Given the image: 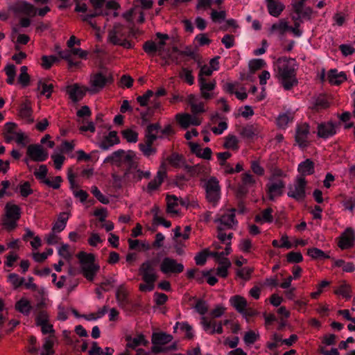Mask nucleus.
<instances>
[{
  "label": "nucleus",
  "instance_id": "obj_1",
  "mask_svg": "<svg viewBox=\"0 0 355 355\" xmlns=\"http://www.w3.org/2000/svg\"><path fill=\"white\" fill-rule=\"evenodd\" d=\"M297 64L295 59L286 57L279 58L275 65L277 78L284 88L286 90L291 89L297 84L295 71Z\"/></svg>",
  "mask_w": 355,
  "mask_h": 355
},
{
  "label": "nucleus",
  "instance_id": "obj_2",
  "mask_svg": "<svg viewBox=\"0 0 355 355\" xmlns=\"http://www.w3.org/2000/svg\"><path fill=\"white\" fill-rule=\"evenodd\" d=\"M80 262V273L89 281H93L100 266L95 262V257L92 253L80 252L77 254Z\"/></svg>",
  "mask_w": 355,
  "mask_h": 355
},
{
  "label": "nucleus",
  "instance_id": "obj_3",
  "mask_svg": "<svg viewBox=\"0 0 355 355\" xmlns=\"http://www.w3.org/2000/svg\"><path fill=\"white\" fill-rule=\"evenodd\" d=\"M195 309L199 314L202 315L200 319V324L205 331L209 334H220L223 332V324L221 322H216L214 320H209L205 316V314L208 311V306L205 302L202 300L197 302Z\"/></svg>",
  "mask_w": 355,
  "mask_h": 355
},
{
  "label": "nucleus",
  "instance_id": "obj_4",
  "mask_svg": "<svg viewBox=\"0 0 355 355\" xmlns=\"http://www.w3.org/2000/svg\"><path fill=\"white\" fill-rule=\"evenodd\" d=\"M21 209L15 204L8 202L5 207V214L2 220V225L8 231L17 227V222L20 218Z\"/></svg>",
  "mask_w": 355,
  "mask_h": 355
},
{
  "label": "nucleus",
  "instance_id": "obj_5",
  "mask_svg": "<svg viewBox=\"0 0 355 355\" xmlns=\"http://www.w3.org/2000/svg\"><path fill=\"white\" fill-rule=\"evenodd\" d=\"M3 137L6 142L15 141L19 145L24 146L27 143V136L21 130L17 128V124L8 122L4 125Z\"/></svg>",
  "mask_w": 355,
  "mask_h": 355
},
{
  "label": "nucleus",
  "instance_id": "obj_6",
  "mask_svg": "<svg viewBox=\"0 0 355 355\" xmlns=\"http://www.w3.org/2000/svg\"><path fill=\"white\" fill-rule=\"evenodd\" d=\"M202 187L206 192V198L209 202L216 204L220 198V187L215 177L203 179Z\"/></svg>",
  "mask_w": 355,
  "mask_h": 355
},
{
  "label": "nucleus",
  "instance_id": "obj_7",
  "mask_svg": "<svg viewBox=\"0 0 355 355\" xmlns=\"http://www.w3.org/2000/svg\"><path fill=\"white\" fill-rule=\"evenodd\" d=\"M235 209H230L221 211L217 218L214 220L218 223V229L223 230L225 229H233L236 227L238 222L235 219Z\"/></svg>",
  "mask_w": 355,
  "mask_h": 355
},
{
  "label": "nucleus",
  "instance_id": "obj_8",
  "mask_svg": "<svg viewBox=\"0 0 355 355\" xmlns=\"http://www.w3.org/2000/svg\"><path fill=\"white\" fill-rule=\"evenodd\" d=\"M173 337L170 334L163 332L154 333L152 336V343L153 344L152 351L155 353H158L170 349H174V345H171L169 347H165V345L170 343Z\"/></svg>",
  "mask_w": 355,
  "mask_h": 355
},
{
  "label": "nucleus",
  "instance_id": "obj_9",
  "mask_svg": "<svg viewBox=\"0 0 355 355\" xmlns=\"http://www.w3.org/2000/svg\"><path fill=\"white\" fill-rule=\"evenodd\" d=\"M112 81L110 75L103 73H98L91 76L89 80L90 87L87 88V92L94 94L101 91L105 85Z\"/></svg>",
  "mask_w": 355,
  "mask_h": 355
},
{
  "label": "nucleus",
  "instance_id": "obj_10",
  "mask_svg": "<svg viewBox=\"0 0 355 355\" xmlns=\"http://www.w3.org/2000/svg\"><path fill=\"white\" fill-rule=\"evenodd\" d=\"M306 184L304 178L302 175L298 176L294 184L288 187V196L297 200H303L306 196Z\"/></svg>",
  "mask_w": 355,
  "mask_h": 355
},
{
  "label": "nucleus",
  "instance_id": "obj_11",
  "mask_svg": "<svg viewBox=\"0 0 355 355\" xmlns=\"http://www.w3.org/2000/svg\"><path fill=\"white\" fill-rule=\"evenodd\" d=\"M160 271L165 274H177L183 271L184 266L168 257L163 258L159 263Z\"/></svg>",
  "mask_w": 355,
  "mask_h": 355
},
{
  "label": "nucleus",
  "instance_id": "obj_12",
  "mask_svg": "<svg viewBox=\"0 0 355 355\" xmlns=\"http://www.w3.org/2000/svg\"><path fill=\"white\" fill-rule=\"evenodd\" d=\"M306 1V0H299L298 1H293L291 3V17L293 20L310 19L312 14V9L309 7L304 6V3Z\"/></svg>",
  "mask_w": 355,
  "mask_h": 355
},
{
  "label": "nucleus",
  "instance_id": "obj_13",
  "mask_svg": "<svg viewBox=\"0 0 355 355\" xmlns=\"http://www.w3.org/2000/svg\"><path fill=\"white\" fill-rule=\"evenodd\" d=\"M157 261L153 259L145 261L139 268V272L144 281H156L157 274L156 271Z\"/></svg>",
  "mask_w": 355,
  "mask_h": 355
},
{
  "label": "nucleus",
  "instance_id": "obj_14",
  "mask_svg": "<svg viewBox=\"0 0 355 355\" xmlns=\"http://www.w3.org/2000/svg\"><path fill=\"white\" fill-rule=\"evenodd\" d=\"M175 119L180 127L184 129H187L191 125H199L202 122L201 119L198 116L185 112L177 114L175 115Z\"/></svg>",
  "mask_w": 355,
  "mask_h": 355
},
{
  "label": "nucleus",
  "instance_id": "obj_15",
  "mask_svg": "<svg viewBox=\"0 0 355 355\" xmlns=\"http://www.w3.org/2000/svg\"><path fill=\"white\" fill-rule=\"evenodd\" d=\"M166 177V164L165 162H162L159 166L158 171L157 172L156 176L147 185L146 189V191L148 193H152L158 189Z\"/></svg>",
  "mask_w": 355,
  "mask_h": 355
},
{
  "label": "nucleus",
  "instance_id": "obj_16",
  "mask_svg": "<svg viewBox=\"0 0 355 355\" xmlns=\"http://www.w3.org/2000/svg\"><path fill=\"white\" fill-rule=\"evenodd\" d=\"M210 255L214 257L219 264L216 270V275L222 277H226L228 275V269L231 266L230 261L227 257H224V252H214Z\"/></svg>",
  "mask_w": 355,
  "mask_h": 355
},
{
  "label": "nucleus",
  "instance_id": "obj_17",
  "mask_svg": "<svg viewBox=\"0 0 355 355\" xmlns=\"http://www.w3.org/2000/svg\"><path fill=\"white\" fill-rule=\"evenodd\" d=\"M285 186L282 179L270 178L268 184V198L274 200L277 197L280 196L283 193V189Z\"/></svg>",
  "mask_w": 355,
  "mask_h": 355
},
{
  "label": "nucleus",
  "instance_id": "obj_18",
  "mask_svg": "<svg viewBox=\"0 0 355 355\" xmlns=\"http://www.w3.org/2000/svg\"><path fill=\"white\" fill-rule=\"evenodd\" d=\"M201 96L209 100L214 97V89L216 83L215 80L207 81L205 78H198Z\"/></svg>",
  "mask_w": 355,
  "mask_h": 355
},
{
  "label": "nucleus",
  "instance_id": "obj_19",
  "mask_svg": "<svg viewBox=\"0 0 355 355\" xmlns=\"http://www.w3.org/2000/svg\"><path fill=\"white\" fill-rule=\"evenodd\" d=\"M187 103L191 107V113L196 115L207 111L205 103L197 95L190 94L187 96Z\"/></svg>",
  "mask_w": 355,
  "mask_h": 355
},
{
  "label": "nucleus",
  "instance_id": "obj_20",
  "mask_svg": "<svg viewBox=\"0 0 355 355\" xmlns=\"http://www.w3.org/2000/svg\"><path fill=\"white\" fill-rule=\"evenodd\" d=\"M27 154L35 162H44L48 157V153L40 145H30L27 148Z\"/></svg>",
  "mask_w": 355,
  "mask_h": 355
},
{
  "label": "nucleus",
  "instance_id": "obj_21",
  "mask_svg": "<svg viewBox=\"0 0 355 355\" xmlns=\"http://www.w3.org/2000/svg\"><path fill=\"white\" fill-rule=\"evenodd\" d=\"M125 341L126 347L134 350L148 344V340L142 334H137L135 336H126Z\"/></svg>",
  "mask_w": 355,
  "mask_h": 355
},
{
  "label": "nucleus",
  "instance_id": "obj_22",
  "mask_svg": "<svg viewBox=\"0 0 355 355\" xmlns=\"http://www.w3.org/2000/svg\"><path fill=\"white\" fill-rule=\"evenodd\" d=\"M126 175L129 178H130L133 182H139L143 178L148 179L151 175V173L150 171H141L139 168L137 164L133 165L128 168Z\"/></svg>",
  "mask_w": 355,
  "mask_h": 355
},
{
  "label": "nucleus",
  "instance_id": "obj_23",
  "mask_svg": "<svg viewBox=\"0 0 355 355\" xmlns=\"http://www.w3.org/2000/svg\"><path fill=\"white\" fill-rule=\"evenodd\" d=\"M355 241V232L354 230L349 227L340 236L338 246L341 249H347L351 248Z\"/></svg>",
  "mask_w": 355,
  "mask_h": 355
},
{
  "label": "nucleus",
  "instance_id": "obj_24",
  "mask_svg": "<svg viewBox=\"0 0 355 355\" xmlns=\"http://www.w3.org/2000/svg\"><path fill=\"white\" fill-rule=\"evenodd\" d=\"M218 57H215L212 58L209 64H204L200 66V72L198 74V78H205V76H210L213 73L214 71L218 70L219 69V62Z\"/></svg>",
  "mask_w": 355,
  "mask_h": 355
},
{
  "label": "nucleus",
  "instance_id": "obj_25",
  "mask_svg": "<svg viewBox=\"0 0 355 355\" xmlns=\"http://www.w3.org/2000/svg\"><path fill=\"white\" fill-rule=\"evenodd\" d=\"M67 93L69 96V98L73 102H78L80 101L84 96L85 92L87 91V88L80 87L76 84L69 85L66 89Z\"/></svg>",
  "mask_w": 355,
  "mask_h": 355
},
{
  "label": "nucleus",
  "instance_id": "obj_26",
  "mask_svg": "<svg viewBox=\"0 0 355 355\" xmlns=\"http://www.w3.org/2000/svg\"><path fill=\"white\" fill-rule=\"evenodd\" d=\"M337 126L331 122L321 123L318 127V137L324 139L329 138L336 134Z\"/></svg>",
  "mask_w": 355,
  "mask_h": 355
},
{
  "label": "nucleus",
  "instance_id": "obj_27",
  "mask_svg": "<svg viewBox=\"0 0 355 355\" xmlns=\"http://www.w3.org/2000/svg\"><path fill=\"white\" fill-rule=\"evenodd\" d=\"M125 28L119 24H116L110 31L108 40L113 44H116L117 43H119L122 39H124L125 37Z\"/></svg>",
  "mask_w": 355,
  "mask_h": 355
},
{
  "label": "nucleus",
  "instance_id": "obj_28",
  "mask_svg": "<svg viewBox=\"0 0 355 355\" xmlns=\"http://www.w3.org/2000/svg\"><path fill=\"white\" fill-rule=\"evenodd\" d=\"M268 13L274 17H279L285 8L284 4L279 0H265Z\"/></svg>",
  "mask_w": 355,
  "mask_h": 355
},
{
  "label": "nucleus",
  "instance_id": "obj_29",
  "mask_svg": "<svg viewBox=\"0 0 355 355\" xmlns=\"http://www.w3.org/2000/svg\"><path fill=\"white\" fill-rule=\"evenodd\" d=\"M309 133V127L306 123L298 125L296 130L295 140L300 147H304L306 145Z\"/></svg>",
  "mask_w": 355,
  "mask_h": 355
},
{
  "label": "nucleus",
  "instance_id": "obj_30",
  "mask_svg": "<svg viewBox=\"0 0 355 355\" xmlns=\"http://www.w3.org/2000/svg\"><path fill=\"white\" fill-rule=\"evenodd\" d=\"M92 4L96 9H101L105 7L108 10H112V14L114 16L117 15L116 10L119 8L118 3L115 1H106L105 0H90Z\"/></svg>",
  "mask_w": 355,
  "mask_h": 355
},
{
  "label": "nucleus",
  "instance_id": "obj_31",
  "mask_svg": "<svg viewBox=\"0 0 355 355\" xmlns=\"http://www.w3.org/2000/svg\"><path fill=\"white\" fill-rule=\"evenodd\" d=\"M167 213L171 216L175 217L179 214V199L175 196H166Z\"/></svg>",
  "mask_w": 355,
  "mask_h": 355
},
{
  "label": "nucleus",
  "instance_id": "obj_32",
  "mask_svg": "<svg viewBox=\"0 0 355 355\" xmlns=\"http://www.w3.org/2000/svg\"><path fill=\"white\" fill-rule=\"evenodd\" d=\"M57 342L55 335H50L44 338V343L42 347L40 355H53V345Z\"/></svg>",
  "mask_w": 355,
  "mask_h": 355
},
{
  "label": "nucleus",
  "instance_id": "obj_33",
  "mask_svg": "<svg viewBox=\"0 0 355 355\" xmlns=\"http://www.w3.org/2000/svg\"><path fill=\"white\" fill-rule=\"evenodd\" d=\"M290 25L286 19H282L278 22L272 24L269 31L271 34H277L279 36H283L287 31H288Z\"/></svg>",
  "mask_w": 355,
  "mask_h": 355
},
{
  "label": "nucleus",
  "instance_id": "obj_34",
  "mask_svg": "<svg viewBox=\"0 0 355 355\" xmlns=\"http://www.w3.org/2000/svg\"><path fill=\"white\" fill-rule=\"evenodd\" d=\"M327 79L332 85H339L346 80V75L343 71L337 69H331L327 74Z\"/></svg>",
  "mask_w": 355,
  "mask_h": 355
},
{
  "label": "nucleus",
  "instance_id": "obj_35",
  "mask_svg": "<svg viewBox=\"0 0 355 355\" xmlns=\"http://www.w3.org/2000/svg\"><path fill=\"white\" fill-rule=\"evenodd\" d=\"M230 304L241 314L244 311L248 303L245 299L240 295H234L230 299Z\"/></svg>",
  "mask_w": 355,
  "mask_h": 355
},
{
  "label": "nucleus",
  "instance_id": "obj_36",
  "mask_svg": "<svg viewBox=\"0 0 355 355\" xmlns=\"http://www.w3.org/2000/svg\"><path fill=\"white\" fill-rule=\"evenodd\" d=\"M15 309L17 311L20 312L21 313L25 315H28L31 312L32 306L31 304L30 301L28 299L22 297L16 302Z\"/></svg>",
  "mask_w": 355,
  "mask_h": 355
},
{
  "label": "nucleus",
  "instance_id": "obj_37",
  "mask_svg": "<svg viewBox=\"0 0 355 355\" xmlns=\"http://www.w3.org/2000/svg\"><path fill=\"white\" fill-rule=\"evenodd\" d=\"M261 128L259 126L250 125L245 128L242 132L244 137L254 139L261 137Z\"/></svg>",
  "mask_w": 355,
  "mask_h": 355
},
{
  "label": "nucleus",
  "instance_id": "obj_38",
  "mask_svg": "<svg viewBox=\"0 0 355 355\" xmlns=\"http://www.w3.org/2000/svg\"><path fill=\"white\" fill-rule=\"evenodd\" d=\"M69 219L68 214L63 212L60 214L56 222L53 224L51 230L60 233L63 231L67 225V222Z\"/></svg>",
  "mask_w": 355,
  "mask_h": 355
},
{
  "label": "nucleus",
  "instance_id": "obj_39",
  "mask_svg": "<svg viewBox=\"0 0 355 355\" xmlns=\"http://www.w3.org/2000/svg\"><path fill=\"white\" fill-rule=\"evenodd\" d=\"M159 132L160 125L158 123L149 125L146 133L148 142L153 143L157 138Z\"/></svg>",
  "mask_w": 355,
  "mask_h": 355
},
{
  "label": "nucleus",
  "instance_id": "obj_40",
  "mask_svg": "<svg viewBox=\"0 0 355 355\" xmlns=\"http://www.w3.org/2000/svg\"><path fill=\"white\" fill-rule=\"evenodd\" d=\"M301 272L302 268L298 266H295L293 270V275L289 276L284 279V281L280 284L281 288L284 289L290 288L292 281L293 279H298L301 275Z\"/></svg>",
  "mask_w": 355,
  "mask_h": 355
},
{
  "label": "nucleus",
  "instance_id": "obj_41",
  "mask_svg": "<svg viewBox=\"0 0 355 355\" xmlns=\"http://www.w3.org/2000/svg\"><path fill=\"white\" fill-rule=\"evenodd\" d=\"M18 10L26 15L34 16L36 15V10L33 5L24 1H20L17 6Z\"/></svg>",
  "mask_w": 355,
  "mask_h": 355
},
{
  "label": "nucleus",
  "instance_id": "obj_42",
  "mask_svg": "<svg viewBox=\"0 0 355 355\" xmlns=\"http://www.w3.org/2000/svg\"><path fill=\"white\" fill-rule=\"evenodd\" d=\"M298 171L302 175L312 174L314 171L313 163L310 159H306L298 166Z\"/></svg>",
  "mask_w": 355,
  "mask_h": 355
},
{
  "label": "nucleus",
  "instance_id": "obj_43",
  "mask_svg": "<svg viewBox=\"0 0 355 355\" xmlns=\"http://www.w3.org/2000/svg\"><path fill=\"white\" fill-rule=\"evenodd\" d=\"M272 210L271 208H267L262 211L260 214L256 216V221L261 224L266 223H272L273 217L272 215Z\"/></svg>",
  "mask_w": 355,
  "mask_h": 355
},
{
  "label": "nucleus",
  "instance_id": "obj_44",
  "mask_svg": "<svg viewBox=\"0 0 355 355\" xmlns=\"http://www.w3.org/2000/svg\"><path fill=\"white\" fill-rule=\"evenodd\" d=\"M173 328L174 331H177L180 329L182 331L185 333V335L188 338H193L194 335L192 327L187 322H177Z\"/></svg>",
  "mask_w": 355,
  "mask_h": 355
},
{
  "label": "nucleus",
  "instance_id": "obj_45",
  "mask_svg": "<svg viewBox=\"0 0 355 355\" xmlns=\"http://www.w3.org/2000/svg\"><path fill=\"white\" fill-rule=\"evenodd\" d=\"M157 36L159 39V41L156 42V47L158 51V53L163 58H166L164 54V45L166 40L168 39V35L162 34L159 33H157Z\"/></svg>",
  "mask_w": 355,
  "mask_h": 355
},
{
  "label": "nucleus",
  "instance_id": "obj_46",
  "mask_svg": "<svg viewBox=\"0 0 355 355\" xmlns=\"http://www.w3.org/2000/svg\"><path fill=\"white\" fill-rule=\"evenodd\" d=\"M254 246L248 239H243L239 244V249L243 253H251L254 250Z\"/></svg>",
  "mask_w": 355,
  "mask_h": 355
},
{
  "label": "nucleus",
  "instance_id": "obj_47",
  "mask_svg": "<svg viewBox=\"0 0 355 355\" xmlns=\"http://www.w3.org/2000/svg\"><path fill=\"white\" fill-rule=\"evenodd\" d=\"M58 254L61 259L66 261H69L72 256L71 252L69 251V246L66 243H62L58 248Z\"/></svg>",
  "mask_w": 355,
  "mask_h": 355
},
{
  "label": "nucleus",
  "instance_id": "obj_48",
  "mask_svg": "<svg viewBox=\"0 0 355 355\" xmlns=\"http://www.w3.org/2000/svg\"><path fill=\"white\" fill-rule=\"evenodd\" d=\"M8 282L14 288H17L24 284V279L17 274L11 273L8 277Z\"/></svg>",
  "mask_w": 355,
  "mask_h": 355
},
{
  "label": "nucleus",
  "instance_id": "obj_49",
  "mask_svg": "<svg viewBox=\"0 0 355 355\" xmlns=\"http://www.w3.org/2000/svg\"><path fill=\"white\" fill-rule=\"evenodd\" d=\"M60 233L51 230V232L46 234L44 239L46 242L49 245H55L60 243L61 236L59 235Z\"/></svg>",
  "mask_w": 355,
  "mask_h": 355
},
{
  "label": "nucleus",
  "instance_id": "obj_50",
  "mask_svg": "<svg viewBox=\"0 0 355 355\" xmlns=\"http://www.w3.org/2000/svg\"><path fill=\"white\" fill-rule=\"evenodd\" d=\"M239 139L235 135H228L225 139L224 146L227 149L236 150L239 148Z\"/></svg>",
  "mask_w": 355,
  "mask_h": 355
},
{
  "label": "nucleus",
  "instance_id": "obj_51",
  "mask_svg": "<svg viewBox=\"0 0 355 355\" xmlns=\"http://www.w3.org/2000/svg\"><path fill=\"white\" fill-rule=\"evenodd\" d=\"M58 61H59V59L55 55H49V56L44 55L42 58L41 65H42V68H44V69H49L52 67V65L54 63H55Z\"/></svg>",
  "mask_w": 355,
  "mask_h": 355
},
{
  "label": "nucleus",
  "instance_id": "obj_52",
  "mask_svg": "<svg viewBox=\"0 0 355 355\" xmlns=\"http://www.w3.org/2000/svg\"><path fill=\"white\" fill-rule=\"evenodd\" d=\"M38 89H41V94L44 95L46 98H49L53 92V85L51 83L40 81Z\"/></svg>",
  "mask_w": 355,
  "mask_h": 355
},
{
  "label": "nucleus",
  "instance_id": "obj_53",
  "mask_svg": "<svg viewBox=\"0 0 355 355\" xmlns=\"http://www.w3.org/2000/svg\"><path fill=\"white\" fill-rule=\"evenodd\" d=\"M51 159L53 161L55 168L57 170H60L62 168V166L63 164V162L65 159V157L64 156L62 153H58V152L55 151L51 155Z\"/></svg>",
  "mask_w": 355,
  "mask_h": 355
},
{
  "label": "nucleus",
  "instance_id": "obj_54",
  "mask_svg": "<svg viewBox=\"0 0 355 355\" xmlns=\"http://www.w3.org/2000/svg\"><path fill=\"white\" fill-rule=\"evenodd\" d=\"M28 68L26 66H22L20 68V74L18 78L19 83L24 87L28 85L30 77L27 73Z\"/></svg>",
  "mask_w": 355,
  "mask_h": 355
},
{
  "label": "nucleus",
  "instance_id": "obj_55",
  "mask_svg": "<svg viewBox=\"0 0 355 355\" xmlns=\"http://www.w3.org/2000/svg\"><path fill=\"white\" fill-rule=\"evenodd\" d=\"M335 293L343 297L349 299L351 297L350 287L346 283H343L336 291Z\"/></svg>",
  "mask_w": 355,
  "mask_h": 355
},
{
  "label": "nucleus",
  "instance_id": "obj_56",
  "mask_svg": "<svg viewBox=\"0 0 355 355\" xmlns=\"http://www.w3.org/2000/svg\"><path fill=\"white\" fill-rule=\"evenodd\" d=\"M291 121V116L287 113L280 114L277 119V125L280 128H285Z\"/></svg>",
  "mask_w": 355,
  "mask_h": 355
},
{
  "label": "nucleus",
  "instance_id": "obj_57",
  "mask_svg": "<svg viewBox=\"0 0 355 355\" xmlns=\"http://www.w3.org/2000/svg\"><path fill=\"white\" fill-rule=\"evenodd\" d=\"M123 160L125 164H126L128 166V168L130 166H132L133 165L137 164V155L135 152L133 151H128L124 154L123 156Z\"/></svg>",
  "mask_w": 355,
  "mask_h": 355
},
{
  "label": "nucleus",
  "instance_id": "obj_58",
  "mask_svg": "<svg viewBox=\"0 0 355 355\" xmlns=\"http://www.w3.org/2000/svg\"><path fill=\"white\" fill-rule=\"evenodd\" d=\"M259 336V335L257 332L250 330L245 334L243 340L246 345H252L257 341Z\"/></svg>",
  "mask_w": 355,
  "mask_h": 355
},
{
  "label": "nucleus",
  "instance_id": "obj_59",
  "mask_svg": "<svg viewBox=\"0 0 355 355\" xmlns=\"http://www.w3.org/2000/svg\"><path fill=\"white\" fill-rule=\"evenodd\" d=\"M53 252L52 248H49L46 252H34L33 253V259L36 262H42L44 261L49 256L51 255Z\"/></svg>",
  "mask_w": 355,
  "mask_h": 355
},
{
  "label": "nucleus",
  "instance_id": "obj_60",
  "mask_svg": "<svg viewBox=\"0 0 355 355\" xmlns=\"http://www.w3.org/2000/svg\"><path fill=\"white\" fill-rule=\"evenodd\" d=\"M122 135L124 139H125L128 142L135 143L137 141V133L131 129H127L123 130L122 132Z\"/></svg>",
  "mask_w": 355,
  "mask_h": 355
},
{
  "label": "nucleus",
  "instance_id": "obj_61",
  "mask_svg": "<svg viewBox=\"0 0 355 355\" xmlns=\"http://www.w3.org/2000/svg\"><path fill=\"white\" fill-rule=\"evenodd\" d=\"M48 172V169L45 165H41L40 167L35 170L34 174L35 177L40 180L43 183L46 180V174Z\"/></svg>",
  "mask_w": 355,
  "mask_h": 355
},
{
  "label": "nucleus",
  "instance_id": "obj_62",
  "mask_svg": "<svg viewBox=\"0 0 355 355\" xmlns=\"http://www.w3.org/2000/svg\"><path fill=\"white\" fill-rule=\"evenodd\" d=\"M226 13L223 10H213L211 13V19L215 23H220L225 20Z\"/></svg>",
  "mask_w": 355,
  "mask_h": 355
},
{
  "label": "nucleus",
  "instance_id": "obj_63",
  "mask_svg": "<svg viewBox=\"0 0 355 355\" xmlns=\"http://www.w3.org/2000/svg\"><path fill=\"white\" fill-rule=\"evenodd\" d=\"M180 77L184 79L189 85H191L194 83V78L191 73V71L184 68L180 72Z\"/></svg>",
  "mask_w": 355,
  "mask_h": 355
},
{
  "label": "nucleus",
  "instance_id": "obj_64",
  "mask_svg": "<svg viewBox=\"0 0 355 355\" xmlns=\"http://www.w3.org/2000/svg\"><path fill=\"white\" fill-rule=\"evenodd\" d=\"M266 65V62L263 59H253L249 62V68L252 71L258 70Z\"/></svg>",
  "mask_w": 355,
  "mask_h": 355
}]
</instances>
